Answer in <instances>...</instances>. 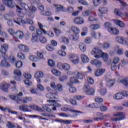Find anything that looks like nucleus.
I'll list each match as a JSON object with an SVG mask.
<instances>
[{"label":"nucleus","instance_id":"nucleus-1","mask_svg":"<svg viewBox=\"0 0 128 128\" xmlns=\"http://www.w3.org/2000/svg\"><path fill=\"white\" fill-rule=\"evenodd\" d=\"M78 79L74 78V77H71L70 78L69 82L67 83V86H70L69 88V92L71 94H74L76 92V88L74 86H72L74 84H78Z\"/></svg>","mask_w":128,"mask_h":128},{"label":"nucleus","instance_id":"nucleus-2","mask_svg":"<svg viewBox=\"0 0 128 128\" xmlns=\"http://www.w3.org/2000/svg\"><path fill=\"white\" fill-rule=\"evenodd\" d=\"M8 50V45L6 44H4L1 45L0 47V52L2 54V56L4 60L8 58V55L6 54Z\"/></svg>","mask_w":128,"mask_h":128},{"label":"nucleus","instance_id":"nucleus-3","mask_svg":"<svg viewBox=\"0 0 128 128\" xmlns=\"http://www.w3.org/2000/svg\"><path fill=\"white\" fill-rule=\"evenodd\" d=\"M102 50H100V48L97 47H95L92 50L91 54L92 56H94L96 58H102Z\"/></svg>","mask_w":128,"mask_h":128},{"label":"nucleus","instance_id":"nucleus-4","mask_svg":"<svg viewBox=\"0 0 128 128\" xmlns=\"http://www.w3.org/2000/svg\"><path fill=\"white\" fill-rule=\"evenodd\" d=\"M67 74H68L69 76H76L78 78H80V80H83L84 79V76L80 72L78 71H72V70H68L66 72Z\"/></svg>","mask_w":128,"mask_h":128},{"label":"nucleus","instance_id":"nucleus-5","mask_svg":"<svg viewBox=\"0 0 128 128\" xmlns=\"http://www.w3.org/2000/svg\"><path fill=\"white\" fill-rule=\"evenodd\" d=\"M84 90L86 92V94L88 96H92L95 92L94 89L93 88H90V85L88 84V83H86L84 84Z\"/></svg>","mask_w":128,"mask_h":128},{"label":"nucleus","instance_id":"nucleus-6","mask_svg":"<svg viewBox=\"0 0 128 128\" xmlns=\"http://www.w3.org/2000/svg\"><path fill=\"white\" fill-rule=\"evenodd\" d=\"M124 96H126L128 98V92L126 91H124L122 92H118L116 93L114 96V100H122Z\"/></svg>","mask_w":128,"mask_h":128},{"label":"nucleus","instance_id":"nucleus-7","mask_svg":"<svg viewBox=\"0 0 128 128\" xmlns=\"http://www.w3.org/2000/svg\"><path fill=\"white\" fill-rule=\"evenodd\" d=\"M9 98H11L12 100H15V102H18L17 104H19L18 102H22L23 104H28V100L26 99V97L22 100L21 98H19L18 96H14V95H10Z\"/></svg>","mask_w":128,"mask_h":128},{"label":"nucleus","instance_id":"nucleus-8","mask_svg":"<svg viewBox=\"0 0 128 128\" xmlns=\"http://www.w3.org/2000/svg\"><path fill=\"white\" fill-rule=\"evenodd\" d=\"M113 116H116L118 118V120H122L126 118V114L123 112H118L113 114Z\"/></svg>","mask_w":128,"mask_h":128},{"label":"nucleus","instance_id":"nucleus-9","mask_svg":"<svg viewBox=\"0 0 128 128\" xmlns=\"http://www.w3.org/2000/svg\"><path fill=\"white\" fill-rule=\"evenodd\" d=\"M3 4L9 8H14L16 4L12 0H2Z\"/></svg>","mask_w":128,"mask_h":128},{"label":"nucleus","instance_id":"nucleus-10","mask_svg":"<svg viewBox=\"0 0 128 128\" xmlns=\"http://www.w3.org/2000/svg\"><path fill=\"white\" fill-rule=\"evenodd\" d=\"M91 64L96 66V68H102V62L98 60H94L91 61Z\"/></svg>","mask_w":128,"mask_h":128},{"label":"nucleus","instance_id":"nucleus-11","mask_svg":"<svg viewBox=\"0 0 128 128\" xmlns=\"http://www.w3.org/2000/svg\"><path fill=\"white\" fill-rule=\"evenodd\" d=\"M74 22L76 24H84V20L82 17L75 18L74 20Z\"/></svg>","mask_w":128,"mask_h":128},{"label":"nucleus","instance_id":"nucleus-12","mask_svg":"<svg viewBox=\"0 0 128 128\" xmlns=\"http://www.w3.org/2000/svg\"><path fill=\"white\" fill-rule=\"evenodd\" d=\"M8 86H10V84L6 83H2L0 84V90L4 92H8Z\"/></svg>","mask_w":128,"mask_h":128},{"label":"nucleus","instance_id":"nucleus-13","mask_svg":"<svg viewBox=\"0 0 128 128\" xmlns=\"http://www.w3.org/2000/svg\"><path fill=\"white\" fill-rule=\"evenodd\" d=\"M18 48L21 52H30V48L26 46L20 44L18 46Z\"/></svg>","mask_w":128,"mask_h":128},{"label":"nucleus","instance_id":"nucleus-14","mask_svg":"<svg viewBox=\"0 0 128 128\" xmlns=\"http://www.w3.org/2000/svg\"><path fill=\"white\" fill-rule=\"evenodd\" d=\"M19 110H20L24 112H31L30 110L28 108V105L20 106H19Z\"/></svg>","mask_w":128,"mask_h":128},{"label":"nucleus","instance_id":"nucleus-15","mask_svg":"<svg viewBox=\"0 0 128 128\" xmlns=\"http://www.w3.org/2000/svg\"><path fill=\"white\" fill-rule=\"evenodd\" d=\"M53 6L55 8L56 12H64V6H62L58 4H54Z\"/></svg>","mask_w":128,"mask_h":128},{"label":"nucleus","instance_id":"nucleus-16","mask_svg":"<svg viewBox=\"0 0 128 128\" xmlns=\"http://www.w3.org/2000/svg\"><path fill=\"white\" fill-rule=\"evenodd\" d=\"M16 8H17L16 12L18 16L20 18H24V12L22 11V8L18 5L16 6Z\"/></svg>","mask_w":128,"mask_h":128},{"label":"nucleus","instance_id":"nucleus-17","mask_svg":"<svg viewBox=\"0 0 128 128\" xmlns=\"http://www.w3.org/2000/svg\"><path fill=\"white\" fill-rule=\"evenodd\" d=\"M48 102H53V106H54V108H52V109L53 110H56V107L57 106L58 108H60V104H59L58 103L56 100H48Z\"/></svg>","mask_w":128,"mask_h":128},{"label":"nucleus","instance_id":"nucleus-18","mask_svg":"<svg viewBox=\"0 0 128 128\" xmlns=\"http://www.w3.org/2000/svg\"><path fill=\"white\" fill-rule=\"evenodd\" d=\"M91 35L92 38H96V40H100V36H102V34H100V32H96L94 31L92 32Z\"/></svg>","mask_w":128,"mask_h":128},{"label":"nucleus","instance_id":"nucleus-19","mask_svg":"<svg viewBox=\"0 0 128 128\" xmlns=\"http://www.w3.org/2000/svg\"><path fill=\"white\" fill-rule=\"evenodd\" d=\"M106 72L104 69H98L95 72L96 76H101L104 74V73Z\"/></svg>","mask_w":128,"mask_h":128},{"label":"nucleus","instance_id":"nucleus-20","mask_svg":"<svg viewBox=\"0 0 128 128\" xmlns=\"http://www.w3.org/2000/svg\"><path fill=\"white\" fill-rule=\"evenodd\" d=\"M100 46H101V48H104L105 50H108L110 48V44L108 42H104V43H99L98 44Z\"/></svg>","mask_w":128,"mask_h":128},{"label":"nucleus","instance_id":"nucleus-21","mask_svg":"<svg viewBox=\"0 0 128 128\" xmlns=\"http://www.w3.org/2000/svg\"><path fill=\"white\" fill-rule=\"evenodd\" d=\"M116 40L117 42L122 44H126V41L122 37H116Z\"/></svg>","mask_w":128,"mask_h":128},{"label":"nucleus","instance_id":"nucleus-22","mask_svg":"<svg viewBox=\"0 0 128 128\" xmlns=\"http://www.w3.org/2000/svg\"><path fill=\"white\" fill-rule=\"evenodd\" d=\"M29 108L32 110H38V112H42V109L34 104H30Z\"/></svg>","mask_w":128,"mask_h":128},{"label":"nucleus","instance_id":"nucleus-23","mask_svg":"<svg viewBox=\"0 0 128 128\" xmlns=\"http://www.w3.org/2000/svg\"><path fill=\"white\" fill-rule=\"evenodd\" d=\"M114 22L116 24H117V26H119L120 28H124V26H126L122 20H114Z\"/></svg>","mask_w":128,"mask_h":128},{"label":"nucleus","instance_id":"nucleus-24","mask_svg":"<svg viewBox=\"0 0 128 128\" xmlns=\"http://www.w3.org/2000/svg\"><path fill=\"white\" fill-rule=\"evenodd\" d=\"M108 32L111 34H120V31L116 28H112L108 30Z\"/></svg>","mask_w":128,"mask_h":128},{"label":"nucleus","instance_id":"nucleus-25","mask_svg":"<svg viewBox=\"0 0 128 128\" xmlns=\"http://www.w3.org/2000/svg\"><path fill=\"white\" fill-rule=\"evenodd\" d=\"M72 32L74 34H78L80 32V30L77 27L72 26L70 28Z\"/></svg>","mask_w":128,"mask_h":128},{"label":"nucleus","instance_id":"nucleus-26","mask_svg":"<svg viewBox=\"0 0 128 128\" xmlns=\"http://www.w3.org/2000/svg\"><path fill=\"white\" fill-rule=\"evenodd\" d=\"M116 79L108 80V82L107 86H108V88H112V86L114 84H116Z\"/></svg>","mask_w":128,"mask_h":128},{"label":"nucleus","instance_id":"nucleus-27","mask_svg":"<svg viewBox=\"0 0 128 128\" xmlns=\"http://www.w3.org/2000/svg\"><path fill=\"white\" fill-rule=\"evenodd\" d=\"M61 110H62V112H76L78 114H80V111H78L74 110H70L69 108H61Z\"/></svg>","mask_w":128,"mask_h":128},{"label":"nucleus","instance_id":"nucleus-28","mask_svg":"<svg viewBox=\"0 0 128 128\" xmlns=\"http://www.w3.org/2000/svg\"><path fill=\"white\" fill-rule=\"evenodd\" d=\"M15 34L17 38H18L20 40L24 38V32L21 30H18L16 33Z\"/></svg>","mask_w":128,"mask_h":128},{"label":"nucleus","instance_id":"nucleus-29","mask_svg":"<svg viewBox=\"0 0 128 128\" xmlns=\"http://www.w3.org/2000/svg\"><path fill=\"white\" fill-rule=\"evenodd\" d=\"M120 82L125 86H128V77H126L120 80Z\"/></svg>","mask_w":128,"mask_h":128},{"label":"nucleus","instance_id":"nucleus-30","mask_svg":"<svg viewBox=\"0 0 128 128\" xmlns=\"http://www.w3.org/2000/svg\"><path fill=\"white\" fill-rule=\"evenodd\" d=\"M1 66H4V68H10V64L8 61L3 60L1 62Z\"/></svg>","mask_w":128,"mask_h":128},{"label":"nucleus","instance_id":"nucleus-31","mask_svg":"<svg viewBox=\"0 0 128 128\" xmlns=\"http://www.w3.org/2000/svg\"><path fill=\"white\" fill-rule=\"evenodd\" d=\"M19 8H20L21 10H28V5L25 3H21Z\"/></svg>","mask_w":128,"mask_h":128},{"label":"nucleus","instance_id":"nucleus-32","mask_svg":"<svg viewBox=\"0 0 128 128\" xmlns=\"http://www.w3.org/2000/svg\"><path fill=\"white\" fill-rule=\"evenodd\" d=\"M90 30H98V28H100V26L98 24H92L90 26Z\"/></svg>","mask_w":128,"mask_h":128},{"label":"nucleus","instance_id":"nucleus-33","mask_svg":"<svg viewBox=\"0 0 128 128\" xmlns=\"http://www.w3.org/2000/svg\"><path fill=\"white\" fill-rule=\"evenodd\" d=\"M69 38L72 40H80V36H78V34H76L75 36L70 34L69 36Z\"/></svg>","mask_w":128,"mask_h":128},{"label":"nucleus","instance_id":"nucleus-34","mask_svg":"<svg viewBox=\"0 0 128 128\" xmlns=\"http://www.w3.org/2000/svg\"><path fill=\"white\" fill-rule=\"evenodd\" d=\"M2 26L0 24V35L3 38H8V34L2 30Z\"/></svg>","mask_w":128,"mask_h":128},{"label":"nucleus","instance_id":"nucleus-35","mask_svg":"<svg viewBox=\"0 0 128 128\" xmlns=\"http://www.w3.org/2000/svg\"><path fill=\"white\" fill-rule=\"evenodd\" d=\"M81 58L83 62H84L85 64L88 62V56H86V54H83L81 55Z\"/></svg>","mask_w":128,"mask_h":128},{"label":"nucleus","instance_id":"nucleus-36","mask_svg":"<svg viewBox=\"0 0 128 128\" xmlns=\"http://www.w3.org/2000/svg\"><path fill=\"white\" fill-rule=\"evenodd\" d=\"M68 80V76L66 75H64L59 78V80L61 82H66Z\"/></svg>","mask_w":128,"mask_h":128},{"label":"nucleus","instance_id":"nucleus-37","mask_svg":"<svg viewBox=\"0 0 128 128\" xmlns=\"http://www.w3.org/2000/svg\"><path fill=\"white\" fill-rule=\"evenodd\" d=\"M79 48H80L81 52H84L86 50V44L81 43L79 45Z\"/></svg>","mask_w":128,"mask_h":128},{"label":"nucleus","instance_id":"nucleus-38","mask_svg":"<svg viewBox=\"0 0 128 128\" xmlns=\"http://www.w3.org/2000/svg\"><path fill=\"white\" fill-rule=\"evenodd\" d=\"M52 72L53 74L56 76H60L62 74V73H60V70L54 69L52 70Z\"/></svg>","mask_w":128,"mask_h":128},{"label":"nucleus","instance_id":"nucleus-39","mask_svg":"<svg viewBox=\"0 0 128 128\" xmlns=\"http://www.w3.org/2000/svg\"><path fill=\"white\" fill-rule=\"evenodd\" d=\"M92 14V12L90 10H86L82 12L83 16H88Z\"/></svg>","mask_w":128,"mask_h":128},{"label":"nucleus","instance_id":"nucleus-40","mask_svg":"<svg viewBox=\"0 0 128 128\" xmlns=\"http://www.w3.org/2000/svg\"><path fill=\"white\" fill-rule=\"evenodd\" d=\"M56 94L54 93H48L46 94V98H51V99H54L56 98V97L54 96H56Z\"/></svg>","mask_w":128,"mask_h":128},{"label":"nucleus","instance_id":"nucleus-41","mask_svg":"<svg viewBox=\"0 0 128 128\" xmlns=\"http://www.w3.org/2000/svg\"><path fill=\"white\" fill-rule=\"evenodd\" d=\"M101 57L102 58L104 62H108V55L106 53H103L102 52V54Z\"/></svg>","mask_w":128,"mask_h":128},{"label":"nucleus","instance_id":"nucleus-42","mask_svg":"<svg viewBox=\"0 0 128 128\" xmlns=\"http://www.w3.org/2000/svg\"><path fill=\"white\" fill-rule=\"evenodd\" d=\"M14 22L17 24L19 26H20V24H26V21L24 20H22V18H17V20H14Z\"/></svg>","mask_w":128,"mask_h":128},{"label":"nucleus","instance_id":"nucleus-43","mask_svg":"<svg viewBox=\"0 0 128 128\" xmlns=\"http://www.w3.org/2000/svg\"><path fill=\"white\" fill-rule=\"evenodd\" d=\"M120 61V58L118 57H114L112 60V64H118Z\"/></svg>","mask_w":128,"mask_h":128},{"label":"nucleus","instance_id":"nucleus-44","mask_svg":"<svg viewBox=\"0 0 128 128\" xmlns=\"http://www.w3.org/2000/svg\"><path fill=\"white\" fill-rule=\"evenodd\" d=\"M99 12L101 14H107L108 13V8L102 7L99 8Z\"/></svg>","mask_w":128,"mask_h":128},{"label":"nucleus","instance_id":"nucleus-45","mask_svg":"<svg viewBox=\"0 0 128 128\" xmlns=\"http://www.w3.org/2000/svg\"><path fill=\"white\" fill-rule=\"evenodd\" d=\"M44 76V73L42 72H38L36 74L35 78H40Z\"/></svg>","mask_w":128,"mask_h":128},{"label":"nucleus","instance_id":"nucleus-46","mask_svg":"<svg viewBox=\"0 0 128 128\" xmlns=\"http://www.w3.org/2000/svg\"><path fill=\"white\" fill-rule=\"evenodd\" d=\"M42 108H44V110H46V112H52V109L50 108V105L44 104L42 105Z\"/></svg>","mask_w":128,"mask_h":128},{"label":"nucleus","instance_id":"nucleus-47","mask_svg":"<svg viewBox=\"0 0 128 128\" xmlns=\"http://www.w3.org/2000/svg\"><path fill=\"white\" fill-rule=\"evenodd\" d=\"M63 70H70V66L66 63L64 64Z\"/></svg>","mask_w":128,"mask_h":128},{"label":"nucleus","instance_id":"nucleus-48","mask_svg":"<svg viewBox=\"0 0 128 128\" xmlns=\"http://www.w3.org/2000/svg\"><path fill=\"white\" fill-rule=\"evenodd\" d=\"M56 90H58V92H62L64 90V86L62 84H58L56 86Z\"/></svg>","mask_w":128,"mask_h":128},{"label":"nucleus","instance_id":"nucleus-49","mask_svg":"<svg viewBox=\"0 0 128 128\" xmlns=\"http://www.w3.org/2000/svg\"><path fill=\"white\" fill-rule=\"evenodd\" d=\"M38 40V36L35 33L32 34V42H36Z\"/></svg>","mask_w":128,"mask_h":128},{"label":"nucleus","instance_id":"nucleus-50","mask_svg":"<svg viewBox=\"0 0 128 128\" xmlns=\"http://www.w3.org/2000/svg\"><path fill=\"white\" fill-rule=\"evenodd\" d=\"M9 60L11 64H14V62L16 60V59L14 56L11 55L10 56Z\"/></svg>","mask_w":128,"mask_h":128},{"label":"nucleus","instance_id":"nucleus-51","mask_svg":"<svg viewBox=\"0 0 128 128\" xmlns=\"http://www.w3.org/2000/svg\"><path fill=\"white\" fill-rule=\"evenodd\" d=\"M104 26L108 28V30L112 28V24L110 22H106L104 24Z\"/></svg>","mask_w":128,"mask_h":128},{"label":"nucleus","instance_id":"nucleus-52","mask_svg":"<svg viewBox=\"0 0 128 128\" xmlns=\"http://www.w3.org/2000/svg\"><path fill=\"white\" fill-rule=\"evenodd\" d=\"M88 22H98V20L94 18L93 16H90L88 18Z\"/></svg>","mask_w":128,"mask_h":128},{"label":"nucleus","instance_id":"nucleus-53","mask_svg":"<svg viewBox=\"0 0 128 128\" xmlns=\"http://www.w3.org/2000/svg\"><path fill=\"white\" fill-rule=\"evenodd\" d=\"M62 40L64 44H70V40L66 37H62Z\"/></svg>","mask_w":128,"mask_h":128},{"label":"nucleus","instance_id":"nucleus-54","mask_svg":"<svg viewBox=\"0 0 128 128\" xmlns=\"http://www.w3.org/2000/svg\"><path fill=\"white\" fill-rule=\"evenodd\" d=\"M75 59L72 60V62L74 64H76L80 62V58L76 56L74 58Z\"/></svg>","mask_w":128,"mask_h":128},{"label":"nucleus","instance_id":"nucleus-55","mask_svg":"<svg viewBox=\"0 0 128 128\" xmlns=\"http://www.w3.org/2000/svg\"><path fill=\"white\" fill-rule=\"evenodd\" d=\"M16 68H22V61H18L16 64Z\"/></svg>","mask_w":128,"mask_h":128},{"label":"nucleus","instance_id":"nucleus-56","mask_svg":"<svg viewBox=\"0 0 128 128\" xmlns=\"http://www.w3.org/2000/svg\"><path fill=\"white\" fill-rule=\"evenodd\" d=\"M92 38L90 37H87L84 40V42H86V44H90V42H92Z\"/></svg>","mask_w":128,"mask_h":128},{"label":"nucleus","instance_id":"nucleus-57","mask_svg":"<svg viewBox=\"0 0 128 128\" xmlns=\"http://www.w3.org/2000/svg\"><path fill=\"white\" fill-rule=\"evenodd\" d=\"M55 62L54 61L52 60H48V65L49 66H54Z\"/></svg>","mask_w":128,"mask_h":128},{"label":"nucleus","instance_id":"nucleus-58","mask_svg":"<svg viewBox=\"0 0 128 128\" xmlns=\"http://www.w3.org/2000/svg\"><path fill=\"white\" fill-rule=\"evenodd\" d=\"M92 2L95 6H98L100 4V0H92Z\"/></svg>","mask_w":128,"mask_h":128},{"label":"nucleus","instance_id":"nucleus-59","mask_svg":"<svg viewBox=\"0 0 128 128\" xmlns=\"http://www.w3.org/2000/svg\"><path fill=\"white\" fill-rule=\"evenodd\" d=\"M116 48H118L117 51V54H118V56H122L124 54V51H122V49L120 48L119 46H117Z\"/></svg>","mask_w":128,"mask_h":128},{"label":"nucleus","instance_id":"nucleus-60","mask_svg":"<svg viewBox=\"0 0 128 128\" xmlns=\"http://www.w3.org/2000/svg\"><path fill=\"white\" fill-rule=\"evenodd\" d=\"M24 82L25 84H26V86H32V82L28 80H24Z\"/></svg>","mask_w":128,"mask_h":128},{"label":"nucleus","instance_id":"nucleus-61","mask_svg":"<svg viewBox=\"0 0 128 128\" xmlns=\"http://www.w3.org/2000/svg\"><path fill=\"white\" fill-rule=\"evenodd\" d=\"M7 128H16V126L14 124H12L10 122H8Z\"/></svg>","mask_w":128,"mask_h":128},{"label":"nucleus","instance_id":"nucleus-62","mask_svg":"<svg viewBox=\"0 0 128 128\" xmlns=\"http://www.w3.org/2000/svg\"><path fill=\"white\" fill-rule=\"evenodd\" d=\"M18 56L20 60H24V58H26V56H24V54L22 53H18Z\"/></svg>","mask_w":128,"mask_h":128},{"label":"nucleus","instance_id":"nucleus-63","mask_svg":"<svg viewBox=\"0 0 128 128\" xmlns=\"http://www.w3.org/2000/svg\"><path fill=\"white\" fill-rule=\"evenodd\" d=\"M99 92L102 96H104L106 94V89H101L99 90Z\"/></svg>","mask_w":128,"mask_h":128},{"label":"nucleus","instance_id":"nucleus-64","mask_svg":"<svg viewBox=\"0 0 128 128\" xmlns=\"http://www.w3.org/2000/svg\"><path fill=\"white\" fill-rule=\"evenodd\" d=\"M40 40L42 44H46V38L44 36H41L40 38Z\"/></svg>","mask_w":128,"mask_h":128}]
</instances>
